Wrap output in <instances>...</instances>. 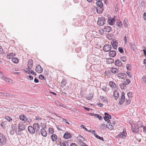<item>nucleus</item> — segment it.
<instances>
[{"label":"nucleus","mask_w":146,"mask_h":146,"mask_svg":"<svg viewBox=\"0 0 146 146\" xmlns=\"http://www.w3.org/2000/svg\"><path fill=\"white\" fill-rule=\"evenodd\" d=\"M96 3L97 5L96 10L97 13L99 14L102 13L103 9V3L101 1H97Z\"/></svg>","instance_id":"1"},{"label":"nucleus","mask_w":146,"mask_h":146,"mask_svg":"<svg viewBox=\"0 0 146 146\" xmlns=\"http://www.w3.org/2000/svg\"><path fill=\"white\" fill-rule=\"evenodd\" d=\"M105 22V20L104 17H102L99 18L97 23L99 25L101 26L103 25Z\"/></svg>","instance_id":"2"},{"label":"nucleus","mask_w":146,"mask_h":146,"mask_svg":"<svg viewBox=\"0 0 146 146\" xmlns=\"http://www.w3.org/2000/svg\"><path fill=\"white\" fill-rule=\"evenodd\" d=\"M0 142L3 145L6 144V140L5 136L2 134L0 136Z\"/></svg>","instance_id":"3"},{"label":"nucleus","mask_w":146,"mask_h":146,"mask_svg":"<svg viewBox=\"0 0 146 146\" xmlns=\"http://www.w3.org/2000/svg\"><path fill=\"white\" fill-rule=\"evenodd\" d=\"M111 48V46L110 44H106L103 48V50L106 52L110 51Z\"/></svg>","instance_id":"4"},{"label":"nucleus","mask_w":146,"mask_h":146,"mask_svg":"<svg viewBox=\"0 0 146 146\" xmlns=\"http://www.w3.org/2000/svg\"><path fill=\"white\" fill-rule=\"evenodd\" d=\"M33 127H34L37 134H39L40 126L39 125L36 123H34Z\"/></svg>","instance_id":"5"},{"label":"nucleus","mask_w":146,"mask_h":146,"mask_svg":"<svg viewBox=\"0 0 146 146\" xmlns=\"http://www.w3.org/2000/svg\"><path fill=\"white\" fill-rule=\"evenodd\" d=\"M104 114L105 117H104V119L107 122L109 123L110 121V120L109 119L111 118V116L106 112Z\"/></svg>","instance_id":"6"},{"label":"nucleus","mask_w":146,"mask_h":146,"mask_svg":"<svg viewBox=\"0 0 146 146\" xmlns=\"http://www.w3.org/2000/svg\"><path fill=\"white\" fill-rule=\"evenodd\" d=\"M28 130L29 132L32 134L34 133L35 132V130L34 127L31 126H29L28 127Z\"/></svg>","instance_id":"7"},{"label":"nucleus","mask_w":146,"mask_h":146,"mask_svg":"<svg viewBox=\"0 0 146 146\" xmlns=\"http://www.w3.org/2000/svg\"><path fill=\"white\" fill-rule=\"evenodd\" d=\"M35 70L36 72L40 73L42 72L43 69L40 66V65L38 64L36 66L35 68Z\"/></svg>","instance_id":"8"},{"label":"nucleus","mask_w":146,"mask_h":146,"mask_svg":"<svg viewBox=\"0 0 146 146\" xmlns=\"http://www.w3.org/2000/svg\"><path fill=\"white\" fill-rule=\"evenodd\" d=\"M125 94L124 92H122L121 93V98L120 99L119 102V103L120 105L122 104L124 102V100H125Z\"/></svg>","instance_id":"9"},{"label":"nucleus","mask_w":146,"mask_h":146,"mask_svg":"<svg viewBox=\"0 0 146 146\" xmlns=\"http://www.w3.org/2000/svg\"><path fill=\"white\" fill-rule=\"evenodd\" d=\"M117 76L120 79H123L127 77L126 74L124 73H120L117 74Z\"/></svg>","instance_id":"10"},{"label":"nucleus","mask_w":146,"mask_h":146,"mask_svg":"<svg viewBox=\"0 0 146 146\" xmlns=\"http://www.w3.org/2000/svg\"><path fill=\"white\" fill-rule=\"evenodd\" d=\"M127 134L123 131L121 133L118 134L117 137L118 138H125Z\"/></svg>","instance_id":"11"},{"label":"nucleus","mask_w":146,"mask_h":146,"mask_svg":"<svg viewBox=\"0 0 146 146\" xmlns=\"http://www.w3.org/2000/svg\"><path fill=\"white\" fill-rule=\"evenodd\" d=\"M19 128L21 131H22L25 129V125H23L22 122H21L19 124Z\"/></svg>","instance_id":"12"},{"label":"nucleus","mask_w":146,"mask_h":146,"mask_svg":"<svg viewBox=\"0 0 146 146\" xmlns=\"http://www.w3.org/2000/svg\"><path fill=\"white\" fill-rule=\"evenodd\" d=\"M20 119L23 121H28V118H27L26 116L24 115H21L19 116Z\"/></svg>","instance_id":"13"},{"label":"nucleus","mask_w":146,"mask_h":146,"mask_svg":"<svg viewBox=\"0 0 146 146\" xmlns=\"http://www.w3.org/2000/svg\"><path fill=\"white\" fill-rule=\"evenodd\" d=\"M115 22V19L113 18H110L108 20V23L110 25H113L114 24Z\"/></svg>","instance_id":"14"},{"label":"nucleus","mask_w":146,"mask_h":146,"mask_svg":"<svg viewBox=\"0 0 146 146\" xmlns=\"http://www.w3.org/2000/svg\"><path fill=\"white\" fill-rule=\"evenodd\" d=\"M109 56L112 57H114L116 55V52L114 50H111L109 53Z\"/></svg>","instance_id":"15"},{"label":"nucleus","mask_w":146,"mask_h":146,"mask_svg":"<svg viewBox=\"0 0 146 146\" xmlns=\"http://www.w3.org/2000/svg\"><path fill=\"white\" fill-rule=\"evenodd\" d=\"M71 137V134L68 132H66L64 135V137L65 139L70 138Z\"/></svg>","instance_id":"16"},{"label":"nucleus","mask_w":146,"mask_h":146,"mask_svg":"<svg viewBox=\"0 0 146 146\" xmlns=\"http://www.w3.org/2000/svg\"><path fill=\"white\" fill-rule=\"evenodd\" d=\"M111 30V28L110 26H106L104 28V31L105 32H109Z\"/></svg>","instance_id":"17"},{"label":"nucleus","mask_w":146,"mask_h":146,"mask_svg":"<svg viewBox=\"0 0 146 146\" xmlns=\"http://www.w3.org/2000/svg\"><path fill=\"white\" fill-rule=\"evenodd\" d=\"M40 133L44 137H46L47 135V133L46 130L43 128L41 129Z\"/></svg>","instance_id":"18"},{"label":"nucleus","mask_w":146,"mask_h":146,"mask_svg":"<svg viewBox=\"0 0 146 146\" xmlns=\"http://www.w3.org/2000/svg\"><path fill=\"white\" fill-rule=\"evenodd\" d=\"M117 43L116 41H114V40L111 42V44L112 46L113 47V48L115 49H116L117 47Z\"/></svg>","instance_id":"19"},{"label":"nucleus","mask_w":146,"mask_h":146,"mask_svg":"<svg viewBox=\"0 0 146 146\" xmlns=\"http://www.w3.org/2000/svg\"><path fill=\"white\" fill-rule=\"evenodd\" d=\"M113 96L115 97V99L117 100L119 96V94L117 91H115L113 92Z\"/></svg>","instance_id":"20"},{"label":"nucleus","mask_w":146,"mask_h":146,"mask_svg":"<svg viewBox=\"0 0 146 146\" xmlns=\"http://www.w3.org/2000/svg\"><path fill=\"white\" fill-rule=\"evenodd\" d=\"M110 71L113 73H116L119 72V70L117 69L114 68H111Z\"/></svg>","instance_id":"21"},{"label":"nucleus","mask_w":146,"mask_h":146,"mask_svg":"<svg viewBox=\"0 0 146 146\" xmlns=\"http://www.w3.org/2000/svg\"><path fill=\"white\" fill-rule=\"evenodd\" d=\"M109 83L110 86L111 88L115 89L116 88V85L112 81H110Z\"/></svg>","instance_id":"22"},{"label":"nucleus","mask_w":146,"mask_h":146,"mask_svg":"<svg viewBox=\"0 0 146 146\" xmlns=\"http://www.w3.org/2000/svg\"><path fill=\"white\" fill-rule=\"evenodd\" d=\"M68 141H63L62 142L60 143V146H69L68 143Z\"/></svg>","instance_id":"23"},{"label":"nucleus","mask_w":146,"mask_h":146,"mask_svg":"<svg viewBox=\"0 0 146 146\" xmlns=\"http://www.w3.org/2000/svg\"><path fill=\"white\" fill-rule=\"evenodd\" d=\"M17 128L15 127H13L12 129L10 130V133L11 135H13L14 134L15 132L16 131Z\"/></svg>","instance_id":"24"},{"label":"nucleus","mask_w":146,"mask_h":146,"mask_svg":"<svg viewBox=\"0 0 146 146\" xmlns=\"http://www.w3.org/2000/svg\"><path fill=\"white\" fill-rule=\"evenodd\" d=\"M137 129L139 130V131L140 130L139 129L141 127H143V126L142 125V124L140 122H137Z\"/></svg>","instance_id":"25"},{"label":"nucleus","mask_w":146,"mask_h":146,"mask_svg":"<svg viewBox=\"0 0 146 146\" xmlns=\"http://www.w3.org/2000/svg\"><path fill=\"white\" fill-rule=\"evenodd\" d=\"M51 138L53 141H55L57 139V136L56 135L53 134L51 136Z\"/></svg>","instance_id":"26"},{"label":"nucleus","mask_w":146,"mask_h":146,"mask_svg":"<svg viewBox=\"0 0 146 146\" xmlns=\"http://www.w3.org/2000/svg\"><path fill=\"white\" fill-rule=\"evenodd\" d=\"M92 115H93L95 117L98 118L100 120H102V117L101 116L99 115H98L97 114H94L92 113Z\"/></svg>","instance_id":"27"},{"label":"nucleus","mask_w":146,"mask_h":146,"mask_svg":"<svg viewBox=\"0 0 146 146\" xmlns=\"http://www.w3.org/2000/svg\"><path fill=\"white\" fill-rule=\"evenodd\" d=\"M116 25L119 28H121L123 26L122 23L119 21H118L116 22Z\"/></svg>","instance_id":"28"},{"label":"nucleus","mask_w":146,"mask_h":146,"mask_svg":"<svg viewBox=\"0 0 146 146\" xmlns=\"http://www.w3.org/2000/svg\"><path fill=\"white\" fill-rule=\"evenodd\" d=\"M9 95L8 93L0 92V96H7Z\"/></svg>","instance_id":"29"},{"label":"nucleus","mask_w":146,"mask_h":146,"mask_svg":"<svg viewBox=\"0 0 146 146\" xmlns=\"http://www.w3.org/2000/svg\"><path fill=\"white\" fill-rule=\"evenodd\" d=\"M119 86L120 88L121 89H125L126 88V86L123 83H121L119 84Z\"/></svg>","instance_id":"30"},{"label":"nucleus","mask_w":146,"mask_h":146,"mask_svg":"<svg viewBox=\"0 0 146 146\" xmlns=\"http://www.w3.org/2000/svg\"><path fill=\"white\" fill-rule=\"evenodd\" d=\"M33 61L31 59H30L28 62V67H32L33 65Z\"/></svg>","instance_id":"31"},{"label":"nucleus","mask_w":146,"mask_h":146,"mask_svg":"<svg viewBox=\"0 0 146 146\" xmlns=\"http://www.w3.org/2000/svg\"><path fill=\"white\" fill-rule=\"evenodd\" d=\"M131 129L133 132L134 133H137L138 131H139V130H138L137 128H133V124H131Z\"/></svg>","instance_id":"32"},{"label":"nucleus","mask_w":146,"mask_h":146,"mask_svg":"<svg viewBox=\"0 0 146 146\" xmlns=\"http://www.w3.org/2000/svg\"><path fill=\"white\" fill-rule=\"evenodd\" d=\"M13 62L15 63H17L19 62V60L17 58H13L12 59Z\"/></svg>","instance_id":"33"},{"label":"nucleus","mask_w":146,"mask_h":146,"mask_svg":"<svg viewBox=\"0 0 146 146\" xmlns=\"http://www.w3.org/2000/svg\"><path fill=\"white\" fill-rule=\"evenodd\" d=\"M130 47L133 50H134L135 48V44L132 43L130 42Z\"/></svg>","instance_id":"34"},{"label":"nucleus","mask_w":146,"mask_h":146,"mask_svg":"<svg viewBox=\"0 0 146 146\" xmlns=\"http://www.w3.org/2000/svg\"><path fill=\"white\" fill-rule=\"evenodd\" d=\"M94 135L95 137H96L97 138L100 140H101L103 141H104V140L103 137H100L98 135L96 134H94Z\"/></svg>","instance_id":"35"},{"label":"nucleus","mask_w":146,"mask_h":146,"mask_svg":"<svg viewBox=\"0 0 146 146\" xmlns=\"http://www.w3.org/2000/svg\"><path fill=\"white\" fill-rule=\"evenodd\" d=\"M5 119L8 121L10 122L12 121V119L9 116H7L5 117Z\"/></svg>","instance_id":"36"},{"label":"nucleus","mask_w":146,"mask_h":146,"mask_svg":"<svg viewBox=\"0 0 146 146\" xmlns=\"http://www.w3.org/2000/svg\"><path fill=\"white\" fill-rule=\"evenodd\" d=\"M106 127V125L104 123L102 124L100 126V128L101 130H103Z\"/></svg>","instance_id":"37"},{"label":"nucleus","mask_w":146,"mask_h":146,"mask_svg":"<svg viewBox=\"0 0 146 146\" xmlns=\"http://www.w3.org/2000/svg\"><path fill=\"white\" fill-rule=\"evenodd\" d=\"M111 124H112V123H111ZM106 126H107V127H108L109 129H110V130H112L113 128V126L112 125V124H110L109 125V126H108V124H107L106 125Z\"/></svg>","instance_id":"38"},{"label":"nucleus","mask_w":146,"mask_h":146,"mask_svg":"<svg viewBox=\"0 0 146 146\" xmlns=\"http://www.w3.org/2000/svg\"><path fill=\"white\" fill-rule=\"evenodd\" d=\"M120 59L123 62H125L127 60L126 58L124 56L121 57L120 58Z\"/></svg>","instance_id":"39"},{"label":"nucleus","mask_w":146,"mask_h":146,"mask_svg":"<svg viewBox=\"0 0 146 146\" xmlns=\"http://www.w3.org/2000/svg\"><path fill=\"white\" fill-rule=\"evenodd\" d=\"M100 98L103 101L108 102L107 99L103 96H100Z\"/></svg>","instance_id":"40"},{"label":"nucleus","mask_w":146,"mask_h":146,"mask_svg":"<svg viewBox=\"0 0 146 146\" xmlns=\"http://www.w3.org/2000/svg\"><path fill=\"white\" fill-rule=\"evenodd\" d=\"M119 60L117 59L115 60V65L117 66H119Z\"/></svg>","instance_id":"41"},{"label":"nucleus","mask_w":146,"mask_h":146,"mask_svg":"<svg viewBox=\"0 0 146 146\" xmlns=\"http://www.w3.org/2000/svg\"><path fill=\"white\" fill-rule=\"evenodd\" d=\"M118 51L121 53H123V50L121 47H119L118 48Z\"/></svg>","instance_id":"42"},{"label":"nucleus","mask_w":146,"mask_h":146,"mask_svg":"<svg viewBox=\"0 0 146 146\" xmlns=\"http://www.w3.org/2000/svg\"><path fill=\"white\" fill-rule=\"evenodd\" d=\"M48 131L49 133H50L51 134H52L54 133V130L52 128H49L48 129Z\"/></svg>","instance_id":"43"},{"label":"nucleus","mask_w":146,"mask_h":146,"mask_svg":"<svg viewBox=\"0 0 146 146\" xmlns=\"http://www.w3.org/2000/svg\"><path fill=\"white\" fill-rule=\"evenodd\" d=\"M131 101L129 99L126 100V105H129L130 104L131 102Z\"/></svg>","instance_id":"44"},{"label":"nucleus","mask_w":146,"mask_h":146,"mask_svg":"<svg viewBox=\"0 0 146 146\" xmlns=\"http://www.w3.org/2000/svg\"><path fill=\"white\" fill-rule=\"evenodd\" d=\"M132 93L131 92H129L127 93V95L129 98H130L131 97Z\"/></svg>","instance_id":"45"},{"label":"nucleus","mask_w":146,"mask_h":146,"mask_svg":"<svg viewBox=\"0 0 146 146\" xmlns=\"http://www.w3.org/2000/svg\"><path fill=\"white\" fill-rule=\"evenodd\" d=\"M126 34H125V36L124 38V44H126L127 42V37L126 36Z\"/></svg>","instance_id":"46"},{"label":"nucleus","mask_w":146,"mask_h":146,"mask_svg":"<svg viewBox=\"0 0 146 146\" xmlns=\"http://www.w3.org/2000/svg\"><path fill=\"white\" fill-rule=\"evenodd\" d=\"M3 50L2 47L0 46V54H2L3 53Z\"/></svg>","instance_id":"47"},{"label":"nucleus","mask_w":146,"mask_h":146,"mask_svg":"<svg viewBox=\"0 0 146 146\" xmlns=\"http://www.w3.org/2000/svg\"><path fill=\"white\" fill-rule=\"evenodd\" d=\"M104 30L100 29L99 31V32L102 35L104 34Z\"/></svg>","instance_id":"48"},{"label":"nucleus","mask_w":146,"mask_h":146,"mask_svg":"<svg viewBox=\"0 0 146 146\" xmlns=\"http://www.w3.org/2000/svg\"><path fill=\"white\" fill-rule=\"evenodd\" d=\"M142 82L144 83H146V78L144 76L143 77L142 79Z\"/></svg>","instance_id":"49"},{"label":"nucleus","mask_w":146,"mask_h":146,"mask_svg":"<svg viewBox=\"0 0 146 146\" xmlns=\"http://www.w3.org/2000/svg\"><path fill=\"white\" fill-rule=\"evenodd\" d=\"M126 74L127 75L130 77H131L132 75L131 74V73L129 72H126Z\"/></svg>","instance_id":"50"},{"label":"nucleus","mask_w":146,"mask_h":146,"mask_svg":"<svg viewBox=\"0 0 146 146\" xmlns=\"http://www.w3.org/2000/svg\"><path fill=\"white\" fill-rule=\"evenodd\" d=\"M39 78L41 80H43L44 79V76L42 75H39Z\"/></svg>","instance_id":"51"},{"label":"nucleus","mask_w":146,"mask_h":146,"mask_svg":"<svg viewBox=\"0 0 146 146\" xmlns=\"http://www.w3.org/2000/svg\"><path fill=\"white\" fill-rule=\"evenodd\" d=\"M102 89L104 91H106V87L105 86H103Z\"/></svg>","instance_id":"52"},{"label":"nucleus","mask_w":146,"mask_h":146,"mask_svg":"<svg viewBox=\"0 0 146 146\" xmlns=\"http://www.w3.org/2000/svg\"><path fill=\"white\" fill-rule=\"evenodd\" d=\"M6 121H3L1 124V126L2 127H3L5 125V124H6Z\"/></svg>","instance_id":"53"},{"label":"nucleus","mask_w":146,"mask_h":146,"mask_svg":"<svg viewBox=\"0 0 146 146\" xmlns=\"http://www.w3.org/2000/svg\"><path fill=\"white\" fill-rule=\"evenodd\" d=\"M30 72L31 73H32L35 76H36V73L35 72H34V71L32 70H31Z\"/></svg>","instance_id":"54"},{"label":"nucleus","mask_w":146,"mask_h":146,"mask_svg":"<svg viewBox=\"0 0 146 146\" xmlns=\"http://www.w3.org/2000/svg\"><path fill=\"white\" fill-rule=\"evenodd\" d=\"M34 82L36 83H38L39 82V81L36 78H35L34 79Z\"/></svg>","instance_id":"55"},{"label":"nucleus","mask_w":146,"mask_h":146,"mask_svg":"<svg viewBox=\"0 0 146 146\" xmlns=\"http://www.w3.org/2000/svg\"><path fill=\"white\" fill-rule=\"evenodd\" d=\"M143 17L144 19L146 20V12L144 13L143 15Z\"/></svg>","instance_id":"56"},{"label":"nucleus","mask_w":146,"mask_h":146,"mask_svg":"<svg viewBox=\"0 0 146 146\" xmlns=\"http://www.w3.org/2000/svg\"><path fill=\"white\" fill-rule=\"evenodd\" d=\"M97 105L100 107H102L103 106V104L101 103H98L97 104Z\"/></svg>","instance_id":"57"},{"label":"nucleus","mask_w":146,"mask_h":146,"mask_svg":"<svg viewBox=\"0 0 146 146\" xmlns=\"http://www.w3.org/2000/svg\"><path fill=\"white\" fill-rule=\"evenodd\" d=\"M13 54V53H11V54H10L9 55H7V57L9 58H10L11 57V54Z\"/></svg>","instance_id":"58"},{"label":"nucleus","mask_w":146,"mask_h":146,"mask_svg":"<svg viewBox=\"0 0 146 146\" xmlns=\"http://www.w3.org/2000/svg\"><path fill=\"white\" fill-rule=\"evenodd\" d=\"M81 146H88V145H86L85 143L82 142L81 144Z\"/></svg>","instance_id":"59"},{"label":"nucleus","mask_w":146,"mask_h":146,"mask_svg":"<svg viewBox=\"0 0 146 146\" xmlns=\"http://www.w3.org/2000/svg\"><path fill=\"white\" fill-rule=\"evenodd\" d=\"M32 67H28V68H27V70L29 71L30 72L31 70V69Z\"/></svg>","instance_id":"60"},{"label":"nucleus","mask_w":146,"mask_h":146,"mask_svg":"<svg viewBox=\"0 0 146 146\" xmlns=\"http://www.w3.org/2000/svg\"><path fill=\"white\" fill-rule=\"evenodd\" d=\"M84 108L85 110H86L88 111H90V108H87L85 107H84Z\"/></svg>","instance_id":"61"},{"label":"nucleus","mask_w":146,"mask_h":146,"mask_svg":"<svg viewBox=\"0 0 146 146\" xmlns=\"http://www.w3.org/2000/svg\"><path fill=\"white\" fill-rule=\"evenodd\" d=\"M125 81L127 82L128 83H130L131 82L130 80L128 79H127Z\"/></svg>","instance_id":"62"},{"label":"nucleus","mask_w":146,"mask_h":146,"mask_svg":"<svg viewBox=\"0 0 146 146\" xmlns=\"http://www.w3.org/2000/svg\"><path fill=\"white\" fill-rule=\"evenodd\" d=\"M143 131L145 133H146V127L143 126Z\"/></svg>","instance_id":"63"},{"label":"nucleus","mask_w":146,"mask_h":146,"mask_svg":"<svg viewBox=\"0 0 146 146\" xmlns=\"http://www.w3.org/2000/svg\"><path fill=\"white\" fill-rule=\"evenodd\" d=\"M70 146H76V145L74 143H72Z\"/></svg>","instance_id":"64"}]
</instances>
